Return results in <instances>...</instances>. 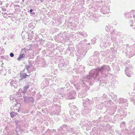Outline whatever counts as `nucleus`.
Wrapping results in <instances>:
<instances>
[{"label":"nucleus","instance_id":"f257e3e1","mask_svg":"<svg viewBox=\"0 0 135 135\" xmlns=\"http://www.w3.org/2000/svg\"><path fill=\"white\" fill-rule=\"evenodd\" d=\"M110 69L108 65H103L100 68L93 69L89 72V75H88L87 78L90 79L91 78L94 79L99 75V73L100 72L102 74L104 73L107 71L110 70Z\"/></svg>","mask_w":135,"mask_h":135},{"label":"nucleus","instance_id":"f03ea898","mask_svg":"<svg viewBox=\"0 0 135 135\" xmlns=\"http://www.w3.org/2000/svg\"><path fill=\"white\" fill-rule=\"evenodd\" d=\"M132 68L131 67H127L126 68L125 70V73L129 77L131 76V75L132 74Z\"/></svg>","mask_w":135,"mask_h":135},{"label":"nucleus","instance_id":"7ed1b4c3","mask_svg":"<svg viewBox=\"0 0 135 135\" xmlns=\"http://www.w3.org/2000/svg\"><path fill=\"white\" fill-rule=\"evenodd\" d=\"M75 91L74 90L70 91L69 94V99L75 98Z\"/></svg>","mask_w":135,"mask_h":135},{"label":"nucleus","instance_id":"20e7f679","mask_svg":"<svg viewBox=\"0 0 135 135\" xmlns=\"http://www.w3.org/2000/svg\"><path fill=\"white\" fill-rule=\"evenodd\" d=\"M28 65H26V68L27 70V71L28 72L30 73L31 71L29 70V69L32 68V64L31 63V62L30 61H29L28 62Z\"/></svg>","mask_w":135,"mask_h":135},{"label":"nucleus","instance_id":"39448f33","mask_svg":"<svg viewBox=\"0 0 135 135\" xmlns=\"http://www.w3.org/2000/svg\"><path fill=\"white\" fill-rule=\"evenodd\" d=\"M23 49H22V51L20 53V55H19V57L17 58V60L19 61H20L22 59L25 57V55L24 54V53H23L22 52V51H23Z\"/></svg>","mask_w":135,"mask_h":135},{"label":"nucleus","instance_id":"423d86ee","mask_svg":"<svg viewBox=\"0 0 135 135\" xmlns=\"http://www.w3.org/2000/svg\"><path fill=\"white\" fill-rule=\"evenodd\" d=\"M30 75H28L26 73L21 74L20 77V79H19V81L23 79L26 78L27 76H29Z\"/></svg>","mask_w":135,"mask_h":135},{"label":"nucleus","instance_id":"0eeeda50","mask_svg":"<svg viewBox=\"0 0 135 135\" xmlns=\"http://www.w3.org/2000/svg\"><path fill=\"white\" fill-rule=\"evenodd\" d=\"M108 83L105 80H103L100 81V85L102 86H105V85Z\"/></svg>","mask_w":135,"mask_h":135},{"label":"nucleus","instance_id":"6e6552de","mask_svg":"<svg viewBox=\"0 0 135 135\" xmlns=\"http://www.w3.org/2000/svg\"><path fill=\"white\" fill-rule=\"evenodd\" d=\"M109 9H101L100 11L103 14H107L110 12Z\"/></svg>","mask_w":135,"mask_h":135},{"label":"nucleus","instance_id":"1a4fd4ad","mask_svg":"<svg viewBox=\"0 0 135 135\" xmlns=\"http://www.w3.org/2000/svg\"><path fill=\"white\" fill-rule=\"evenodd\" d=\"M18 113H17L15 112H12L10 113V116L12 118L14 117Z\"/></svg>","mask_w":135,"mask_h":135},{"label":"nucleus","instance_id":"9d476101","mask_svg":"<svg viewBox=\"0 0 135 135\" xmlns=\"http://www.w3.org/2000/svg\"><path fill=\"white\" fill-rule=\"evenodd\" d=\"M29 88V86H26L24 87L23 89V90L22 92V93L24 94H25L27 90Z\"/></svg>","mask_w":135,"mask_h":135},{"label":"nucleus","instance_id":"9b49d317","mask_svg":"<svg viewBox=\"0 0 135 135\" xmlns=\"http://www.w3.org/2000/svg\"><path fill=\"white\" fill-rule=\"evenodd\" d=\"M31 97H25L24 98V100L25 102L27 101L28 100L31 99Z\"/></svg>","mask_w":135,"mask_h":135},{"label":"nucleus","instance_id":"f8f14e48","mask_svg":"<svg viewBox=\"0 0 135 135\" xmlns=\"http://www.w3.org/2000/svg\"><path fill=\"white\" fill-rule=\"evenodd\" d=\"M14 81L13 80H11L10 82V84H11V85L12 86H15V85H13V84H14Z\"/></svg>","mask_w":135,"mask_h":135},{"label":"nucleus","instance_id":"ddd939ff","mask_svg":"<svg viewBox=\"0 0 135 135\" xmlns=\"http://www.w3.org/2000/svg\"><path fill=\"white\" fill-rule=\"evenodd\" d=\"M88 63L90 65H92V64H93L92 61L90 60V59H89V61H88Z\"/></svg>","mask_w":135,"mask_h":135},{"label":"nucleus","instance_id":"4468645a","mask_svg":"<svg viewBox=\"0 0 135 135\" xmlns=\"http://www.w3.org/2000/svg\"><path fill=\"white\" fill-rule=\"evenodd\" d=\"M10 56L11 57H13L14 56V54L13 53H11L10 54Z\"/></svg>","mask_w":135,"mask_h":135},{"label":"nucleus","instance_id":"2eb2a0df","mask_svg":"<svg viewBox=\"0 0 135 135\" xmlns=\"http://www.w3.org/2000/svg\"><path fill=\"white\" fill-rule=\"evenodd\" d=\"M63 64L62 66L63 67H64L65 68V67H67V65L65 63H64V64Z\"/></svg>","mask_w":135,"mask_h":135},{"label":"nucleus","instance_id":"dca6fc26","mask_svg":"<svg viewBox=\"0 0 135 135\" xmlns=\"http://www.w3.org/2000/svg\"><path fill=\"white\" fill-rule=\"evenodd\" d=\"M31 15L33 16H34L35 15V13L34 12H32V13H31Z\"/></svg>","mask_w":135,"mask_h":135},{"label":"nucleus","instance_id":"f3484780","mask_svg":"<svg viewBox=\"0 0 135 135\" xmlns=\"http://www.w3.org/2000/svg\"><path fill=\"white\" fill-rule=\"evenodd\" d=\"M30 100H30L31 102H32L33 103L34 102V100L33 99V98H31Z\"/></svg>","mask_w":135,"mask_h":135},{"label":"nucleus","instance_id":"a211bd4d","mask_svg":"<svg viewBox=\"0 0 135 135\" xmlns=\"http://www.w3.org/2000/svg\"><path fill=\"white\" fill-rule=\"evenodd\" d=\"M95 38H93L91 40V41L93 42V41H95Z\"/></svg>","mask_w":135,"mask_h":135},{"label":"nucleus","instance_id":"6ab92c4d","mask_svg":"<svg viewBox=\"0 0 135 135\" xmlns=\"http://www.w3.org/2000/svg\"><path fill=\"white\" fill-rule=\"evenodd\" d=\"M112 85H114V84H113V83H111V85H109V87H112V88L113 87V86H112Z\"/></svg>","mask_w":135,"mask_h":135},{"label":"nucleus","instance_id":"aec40b11","mask_svg":"<svg viewBox=\"0 0 135 135\" xmlns=\"http://www.w3.org/2000/svg\"><path fill=\"white\" fill-rule=\"evenodd\" d=\"M41 2H44L46 1L47 0H40Z\"/></svg>","mask_w":135,"mask_h":135},{"label":"nucleus","instance_id":"412c9836","mask_svg":"<svg viewBox=\"0 0 135 135\" xmlns=\"http://www.w3.org/2000/svg\"><path fill=\"white\" fill-rule=\"evenodd\" d=\"M105 0H102V1H101V2L102 3H103V2H104V4L105 3Z\"/></svg>","mask_w":135,"mask_h":135},{"label":"nucleus","instance_id":"4be33fe9","mask_svg":"<svg viewBox=\"0 0 135 135\" xmlns=\"http://www.w3.org/2000/svg\"><path fill=\"white\" fill-rule=\"evenodd\" d=\"M33 11V10L32 9H31L30 10V12L31 13Z\"/></svg>","mask_w":135,"mask_h":135},{"label":"nucleus","instance_id":"5701e85b","mask_svg":"<svg viewBox=\"0 0 135 135\" xmlns=\"http://www.w3.org/2000/svg\"><path fill=\"white\" fill-rule=\"evenodd\" d=\"M80 81H81V83H82V84L84 83V82H83V80H81Z\"/></svg>","mask_w":135,"mask_h":135},{"label":"nucleus","instance_id":"b1692460","mask_svg":"<svg viewBox=\"0 0 135 135\" xmlns=\"http://www.w3.org/2000/svg\"><path fill=\"white\" fill-rule=\"evenodd\" d=\"M108 28V26H106V28H105V29L107 31H108V29H107V28Z\"/></svg>","mask_w":135,"mask_h":135},{"label":"nucleus","instance_id":"393cba45","mask_svg":"<svg viewBox=\"0 0 135 135\" xmlns=\"http://www.w3.org/2000/svg\"><path fill=\"white\" fill-rule=\"evenodd\" d=\"M56 0H52V2H54Z\"/></svg>","mask_w":135,"mask_h":135},{"label":"nucleus","instance_id":"a878e982","mask_svg":"<svg viewBox=\"0 0 135 135\" xmlns=\"http://www.w3.org/2000/svg\"><path fill=\"white\" fill-rule=\"evenodd\" d=\"M106 7H107L108 8H109L110 7L109 6V7H108L107 6H106Z\"/></svg>","mask_w":135,"mask_h":135},{"label":"nucleus","instance_id":"bb28decb","mask_svg":"<svg viewBox=\"0 0 135 135\" xmlns=\"http://www.w3.org/2000/svg\"><path fill=\"white\" fill-rule=\"evenodd\" d=\"M71 117V119H72V118H74L73 117Z\"/></svg>","mask_w":135,"mask_h":135},{"label":"nucleus","instance_id":"cd10ccee","mask_svg":"<svg viewBox=\"0 0 135 135\" xmlns=\"http://www.w3.org/2000/svg\"><path fill=\"white\" fill-rule=\"evenodd\" d=\"M23 2H24V0H22Z\"/></svg>","mask_w":135,"mask_h":135},{"label":"nucleus","instance_id":"c85d7f7f","mask_svg":"<svg viewBox=\"0 0 135 135\" xmlns=\"http://www.w3.org/2000/svg\"><path fill=\"white\" fill-rule=\"evenodd\" d=\"M23 49L24 50H23V51H25V49Z\"/></svg>","mask_w":135,"mask_h":135},{"label":"nucleus","instance_id":"c756f323","mask_svg":"<svg viewBox=\"0 0 135 135\" xmlns=\"http://www.w3.org/2000/svg\"><path fill=\"white\" fill-rule=\"evenodd\" d=\"M46 66H43V67H46Z\"/></svg>","mask_w":135,"mask_h":135},{"label":"nucleus","instance_id":"7c9ffc66","mask_svg":"<svg viewBox=\"0 0 135 135\" xmlns=\"http://www.w3.org/2000/svg\"><path fill=\"white\" fill-rule=\"evenodd\" d=\"M84 103H83V105H84Z\"/></svg>","mask_w":135,"mask_h":135},{"label":"nucleus","instance_id":"2f4dec72","mask_svg":"<svg viewBox=\"0 0 135 135\" xmlns=\"http://www.w3.org/2000/svg\"><path fill=\"white\" fill-rule=\"evenodd\" d=\"M4 9V10L5 9Z\"/></svg>","mask_w":135,"mask_h":135},{"label":"nucleus","instance_id":"473e14b6","mask_svg":"<svg viewBox=\"0 0 135 135\" xmlns=\"http://www.w3.org/2000/svg\"><path fill=\"white\" fill-rule=\"evenodd\" d=\"M89 44V45L90 44V43H89V44Z\"/></svg>","mask_w":135,"mask_h":135}]
</instances>
